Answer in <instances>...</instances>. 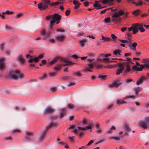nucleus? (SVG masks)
Segmentation results:
<instances>
[{
	"mask_svg": "<svg viewBox=\"0 0 149 149\" xmlns=\"http://www.w3.org/2000/svg\"><path fill=\"white\" fill-rule=\"evenodd\" d=\"M144 25L141 23H134L132 24L131 27L128 28V29L129 31L130 32L132 30L133 31V34H135L139 31V29L141 32H143L145 31V29L143 27Z\"/></svg>",
	"mask_w": 149,
	"mask_h": 149,
	"instance_id": "nucleus-1",
	"label": "nucleus"
},
{
	"mask_svg": "<svg viewBox=\"0 0 149 149\" xmlns=\"http://www.w3.org/2000/svg\"><path fill=\"white\" fill-rule=\"evenodd\" d=\"M24 77V74L19 71L17 70L12 71L8 76V78L9 79H17L18 78L22 79Z\"/></svg>",
	"mask_w": 149,
	"mask_h": 149,
	"instance_id": "nucleus-2",
	"label": "nucleus"
},
{
	"mask_svg": "<svg viewBox=\"0 0 149 149\" xmlns=\"http://www.w3.org/2000/svg\"><path fill=\"white\" fill-rule=\"evenodd\" d=\"M50 3V0H42L41 3L38 4V8L40 10L47 8Z\"/></svg>",
	"mask_w": 149,
	"mask_h": 149,
	"instance_id": "nucleus-3",
	"label": "nucleus"
},
{
	"mask_svg": "<svg viewBox=\"0 0 149 149\" xmlns=\"http://www.w3.org/2000/svg\"><path fill=\"white\" fill-rule=\"evenodd\" d=\"M124 61H126L124 63L126 64L125 67L126 68V70L124 71V74H125L129 72L131 70V66L130 64L131 63L133 64V63L131 62L132 59L129 57H126L125 59L124 60Z\"/></svg>",
	"mask_w": 149,
	"mask_h": 149,
	"instance_id": "nucleus-4",
	"label": "nucleus"
},
{
	"mask_svg": "<svg viewBox=\"0 0 149 149\" xmlns=\"http://www.w3.org/2000/svg\"><path fill=\"white\" fill-rule=\"evenodd\" d=\"M44 57L43 54H41L35 58H33L30 54H27L26 55V57L28 58L29 57L30 58L28 60V62L29 63H31L33 62L37 63L40 59Z\"/></svg>",
	"mask_w": 149,
	"mask_h": 149,
	"instance_id": "nucleus-5",
	"label": "nucleus"
},
{
	"mask_svg": "<svg viewBox=\"0 0 149 149\" xmlns=\"http://www.w3.org/2000/svg\"><path fill=\"white\" fill-rule=\"evenodd\" d=\"M117 66H118V68L116 70V75H119L122 73L124 71L125 69V65L123 63H119L116 64Z\"/></svg>",
	"mask_w": 149,
	"mask_h": 149,
	"instance_id": "nucleus-6",
	"label": "nucleus"
},
{
	"mask_svg": "<svg viewBox=\"0 0 149 149\" xmlns=\"http://www.w3.org/2000/svg\"><path fill=\"white\" fill-rule=\"evenodd\" d=\"M124 14V12L122 10H120L117 12H115L112 15V17H116L119 20H121L122 18L119 17L120 16H122Z\"/></svg>",
	"mask_w": 149,
	"mask_h": 149,
	"instance_id": "nucleus-7",
	"label": "nucleus"
},
{
	"mask_svg": "<svg viewBox=\"0 0 149 149\" xmlns=\"http://www.w3.org/2000/svg\"><path fill=\"white\" fill-rule=\"evenodd\" d=\"M42 36H43V38L44 39H46L48 38L50 35V33L48 31L46 30L43 29L40 32Z\"/></svg>",
	"mask_w": 149,
	"mask_h": 149,
	"instance_id": "nucleus-8",
	"label": "nucleus"
},
{
	"mask_svg": "<svg viewBox=\"0 0 149 149\" xmlns=\"http://www.w3.org/2000/svg\"><path fill=\"white\" fill-rule=\"evenodd\" d=\"M66 38V36L64 34H59L55 37V39L60 42H63Z\"/></svg>",
	"mask_w": 149,
	"mask_h": 149,
	"instance_id": "nucleus-9",
	"label": "nucleus"
},
{
	"mask_svg": "<svg viewBox=\"0 0 149 149\" xmlns=\"http://www.w3.org/2000/svg\"><path fill=\"white\" fill-rule=\"evenodd\" d=\"M137 44L136 42H134L132 44L129 43L128 44V46L130 50L135 51L136 49V47Z\"/></svg>",
	"mask_w": 149,
	"mask_h": 149,
	"instance_id": "nucleus-10",
	"label": "nucleus"
},
{
	"mask_svg": "<svg viewBox=\"0 0 149 149\" xmlns=\"http://www.w3.org/2000/svg\"><path fill=\"white\" fill-rule=\"evenodd\" d=\"M60 60L65 63V64H64L63 65L64 66L76 64L68 60L64 59L63 58H61Z\"/></svg>",
	"mask_w": 149,
	"mask_h": 149,
	"instance_id": "nucleus-11",
	"label": "nucleus"
},
{
	"mask_svg": "<svg viewBox=\"0 0 149 149\" xmlns=\"http://www.w3.org/2000/svg\"><path fill=\"white\" fill-rule=\"evenodd\" d=\"M54 111L53 108L49 107H47L44 111L43 113L45 114L52 113Z\"/></svg>",
	"mask_w": 149,
	"mask_h": 149,
	"instance_id": "nucleus-12",
	"label": "nucleus"
},
{
	"mask_svg": "<svg viewBox=\"0 0 149 149\" xmlns=\"http://www.w3.org/2000/svg\"><path fill=\"white\" fill-rule=\"evenodd\" d=\"M5 68L4 60L3 58L0 59V69L3 70Z\"/></svg>",
	"mask_w": 149,
	"mask_h": 149,
	"instance_id": "nucleus-13",
	"label": "nucleus"
},
{
	"mask_svg": "<svg viewBox=\"0 0 149 149\" xmlns=\"http://www.w3.org/2000/svg\"><path fill=\"white\" fill-rule=\"evenodd\" d=\"M64 3V1L63 0H58L57 2L52 3L51 5V6H55L63 4Z\"/></svg>",
	"mask_w": 149,
	"mask_h": 149,
	"instance_id": "nucleus-14",
	"label": "nucleus"
},
{
	"mask_svg": "<svg viewBox=\"0 0 149 149\" xmlns=\"http://www.w3.org/2000/svg\"><path fill=\"white\" fill-rule=\"evenodd\" d=\"M139 125L143 128L144 129L147 128L148 127V124L144 120L139 123Z\"/></svg>",
	"mask_w": 149,
	"mask_h": 149,
	"instance_id": "nucleus-15",
	"label": "nucleus"
},
{
	"mask_svg": "<svg viewBox=\"0 0 149 149\" xmlns=\"http://www.w3.org/2000/svg\"><path fill=\"white\" fill-rule=\"evenodd\" d=\"M17 60L19 61L21 63H23L25 61V59L23 58V56L22 54H19L17 58Z\"/></svg>",
	"mask_w": 149,
	"mask_h": 149,
	"instance_id": "nucleus-16",
	"label": "nucleus"
},
{
	"mask_svg": "<svg viewBox=\"0 0 149 149\" xmlns=\"http://www.w3.org/2000/svg\"><path fill=\"white\" fill-rule=\"evenodd\" d=\"M61 58L59 56H57L55 57L49 63L50 65H52L55 63L59 59H60Z\"/></svg>",
	"mask_w": 149,
	"mask_h": 149,
	"instance_id": "nucleus-17",
	"label": "nucleus"
},
{
	"mask_svg": "<svg viewBox=\"0 0 149 149\" xmlns=\"http://www.w3.org/2000/svg\"><path fill=\"white\" fill-rule=\"evenodd\" d=\"M93 125L92 124H90L89 125L86 127V128L82 127H78L77 128L79 130H86L87 129H91Z\"/></svg>",
	"mask_w": 149,
	"mask_h": 149,
	"instance_id": "nucleus-18",
	"label": "nucleus"
},
{
	"mask_svg": "<svg viewBox=\"0 0 149 149\" xmlns=\"http://www.w3.org/2000/svg\"><path fill=\"white\" fill-rule=\"evenodd\" d=\"M33 135V132H26V133L25 138L27 139H29Z\"/></svg>",
	"mask_w": 149,
	"mask_h": 149,
	"instance_id": "nucleus-19",
	"label": "nucleus"
},
{
	"mask_svg": "<svg viewBox=\"0 0 149 149\" xmlns=\"http://www.w3.org/2000/svg\"><path fill=\"white\" fill-rule=\"evenodd\" d=\"M95 126L97 128L96 132L98 133H101L102 132V131L101 128H100V125L99 124L97 123L95 125Z\"/></svg>",
	"mask_w": 149,
	"mask_h": 149,
	"instance_id": "nucleus-20",
	"label": "nucleus"
},
{
	"mask_svg": "<svg viewBox=\"0 0 149 149\" xmlns=\"http://www.w3.org/2000/svg\"><path fill=\"white\" fill-rule=\"evenodd\" d=\"M87 41V39H83L80 40L79 41V43L81 46L82 47H83Z\"/></svg>",
	"mask_w": 149,
	"mask_h": 149,
	"instance_id": "nucleus-21",
	"label": "nucleus"
},
{
	"mask_svg": "<svg viewBox=\"0 0 149 149\" xmlns=\"http://www.w3.org/2000/svg\"><path fill=\"white\" fill-rule=\"evenodd\" d=\"M52 19H56V20H59L61 19V16L57 14H54L52 15Z\"/></svg>",
	"mask_w": 149,
	"mask_h": 149,
	"instance_id": "nucleus-22",
	"label": "nucleus"
},
{
	"mask_svg": "<svg viewBox=\"0 0 149 149\" xmlns=\"http://www.w3.org/2000/svg\"><path fill=\"white\" fill-rule=\"evenodd\" d=\"M66 110V108H63L61 109L60 113V115H59V117L61 118H62L65 115L66 113L64 111H65Z\"/></svg>",
	"mask_w": 149,
	"mask_h": 149,
	"instance_id": "nucleus-23",
	"label": "nucleus"
},
{
	"mask_svg": "<svg viewBox=\"0 0 149 149\" xmlns=\"http://www.w3.org/2000/svg\"><path fill=\"white\" fill-rule=\"evenodd\" d=\"M121 84L120 82H115L111 84L109 86L110 87H118Z\"/></svg>",
	"mask_w": 149,
	"mask_h": 149,
	"instance_id": "nucleus-24",
	"label": "nucleus"
},
{
	"mask_svg": "<svg viewBox=\"0 0 149 149\" xmlns=\"http://www.w3.org/2000/svg\"><path fill=\"white\" fill-rule=\"evenodd\" d=\"M137 2H133L132 3L134 4H135L136 6H141L143 5V2L141 0H138Z\"/></svg>",
	"mask_w": 149,
	"mask_h": 149,
	"instance_id": "nucleus-25",
	"label": "nucleus"
},
{
	"mask_svg": "<svg viewBox=\"0 0 149 149\" xmlns=\"http://www.w3.org/2000/svg\"><path fill=\"white\" fill-rule=\"evenodd\" d=\"M58 125V124L56 123H52L50 124L48 126L46 127V129L48 130L50 127H56Z\"/></svg>",
	"mask_w": 149,
	"mask_h": 149,
	"instance_id": "nucleus-26",
	"label": "nucleus"
},
{
	"mask_svg": "<svg viewBox=\"0 0 149 149\" xmlns=\"http://www.w3.org/2000/svg\"><path fill=\"white\" fill-rule=\"evenodd\" d=\"M132 69L134 70L140 71H142V69L141 66L140 67H138L136 65H134L132 67Z\"/></svg>",
	"mask_w": 149,
	"mask_h": 149,
	"instance_id": "nucleus-27",
	"label": "nucleus"
},
{
	"mask_svg": "<svg viewBox=\"0 0 149 149\" xmlns=\"http://www.w3.org/2000/svg\"><path fill=\"white\" fill-rule=\"evenodd\" d=\"M146 79V78L144 77H142L139 80L136 82V84L137 85H139L142 83L144 80Z\"/></svg>",
	"mask_w": 149,
	"mask_h": 149,
	"instance_id": "nucleus-28",
	"label": "nucleus"
},
{
	"mask_svg": "<svg viewBox=\"0 0 149 149\" xmlns=\"http://www.w3.org/2000/svg\"><path fill=\"white\" fill-rule=\"evenodd\" d=\"M93 6L94 7L97 8V9H100L103 8V7H101L100 4L98 3L97 1H96L95 3L94 4Z\"/></svg>",
	"mask_w": 149,
	"mask_h": 149,
	"instance_id": "nucleus-29",
	"label": "nucleus"
},
{
	"mask_svg": "<svg viewBox=\"0 0 149 149\" xmlns=\"http://www.w3.org/2000/svg\"><path fill=\"white\" fill-rule=\"evenodd\" d=\"M79 130H79L78 129H77V128H75L73 131H73L74 132L78 134L79 136H82L83 135V133L79 131Z\"/></svg>",
	"mask_w": 149,
	"mask_h": 149,
	"instance_id": "nucleus-30",
	"label": "nucleus"
},
{
	"mask_svg": "<svg viewBox=\"0 0 149 149\" xmlns=\"http://www.w3.org/2000/svg\"><path fill=\"white\" fill-rule=\"evenodd\" d=\"M46 130V128L45 130H43L42 132L40 133V134L39 138V139L40 140H41L43 139L45 134Z\"/></svg>",
	"mask_w": 149,
	"mask_h": 149,
	"instance_id": "nucleus-31",
	"label": "nucleus"
},
{
	"mask_svg": "<svg viewBox=\"0 0 149 149\" xmlns=\"http://www.w3.org/2000/svg\"><path fill=\"white\" fill-rule=\"evenodd\" d=\"M122 137L121 136H111L110 137L111 139H115V140H116V141L120 140V139L121 138H122Z\"/></svg>",
	"mask_w": 149,
	"mask_h": 149,
	"instance_id": "nucleus-32",
	"label": "nucleus"
},
{
	"mask_svg": "<svg viewBox=\"0 0 149 149\" xmlns=\"http://www.w3.org/2000/svg\"><path fill=\"white\" fill-rule=\"evenodd\" d=\"M126 103V102L123 100L118 99L116 101V104H123Z\"/></svg>",
	"mask_w": 149,
	"mask_h": 149,
	"instance_id": "nucleus-33",
	"label": "nucleus"
},
{
	"mask_svg": "<svg viewBox=\"0 0 149 149\" xmlns=\"http://www.w3.org/2000/svg\"><path fill=\"white\" fill-rule=\"evenodd\" d=\"M117 1L118 3H120L121 2V0H116ZM113 0H102V3L103 4H106L107 3L108 1H112Z\"/></svg>",
	"mask_w": 149,
	"mask_h": 149,
	"instance_id": "nucleus-34",
	"label": "nucleus"
},
{
	"mask_svg": "<svg viewBox=\"0 0 149 149\" xmlns=\"http://www.w3.org/2000/svg\"><path fill=\"white\" fill-rule=\"evenodd\" d=\"M141 67L143 70V68H144L146 67L147 68H149V63H146L144 65H141Z\"/></svg>",
	"mask_w": 149,
	"mask_h": 149,
	"instance_id": "nucleus-35",
	"label": "nucleus"
},
{
	"mask_svg": "<svg viewBox=\"0 0 149 149\" xmlns=\"http://www.w3.org/2000/svg\"><path fill=\"white\" fill-rule=\"evenodd\" d=\"M47 74L45 73L43 74L42 76L39 78L40 80H42L45 79L47 77Z\"/></svg>",
	"mask_w": 149,
	"mask_h": 149,
	"instance_id": "nucleus-36",
	"label": "nucleus"
},
{
	"mask_svg": "<svg viewBox=\"0 0 149 149\" xmlns=\"http://www.w3.org/2000/svg\"><path fill=\"white\" fill-rule=\"evenodd\" d=\"M13 13L14 12L13 11H10L8 10H6L2 12V14L7 15H9Z\"/></svg>",
	"mask_w": 149,
	"mask_h": 149,
	"instance_id": "nucleus-37",
	"label": "nucleus"
},
{
	"mask_svg": "<svg viewBox=\"0 0 149 149\" xmlns=\"http://www.w3.org/2000/svg\"><path fill=\"white\" fill-rule=\"evenodd\" d=\"M116 130V127L114 126H112L108 131L107 132L110 133L113 132V131H114Z\"/></svg>",
	"mask_w": 149,
	"mask_h": 149,
	"instance_id": "nucleus-38",
	"label": "nucleus"
},
{
	"mask_svg": "<svg viewBox=\"0 0 149 149\" xmlns=\"http://www.w3.org/2000/svg\"><path fill=\"white\" fill-rule=\"evenodd\" d=\"M74 76H77L78 77H81L82 76V74L80 72H74L73 74Z\"/></svg>",
	"mask_w": 149,
	"mask_h": 149,
	"instance_id": "nucleus-39",
	"label": "nucleus"
},
{
	"mask_svg": "<svg viewBox=\"0 0 149 149\" xmlns=\"http://www.w3.org/2000/svg\"><path fill=\"white\" fill-rule=\"evenodd\" d=\"M140 12H141V10H140L138 9V10H136L134 11L133 12V14L137 16L139 14Z\"/></svg>",
	"mask_w": 149,
	"mask_h": 149,
	"instance_id": "nucleus-40",
	"label": "nucleus"
},
{
	"mask_svg": "<svg viewBox=\"0 0 149 149\" xmlns=\"http://www.w3.org/2000/svg\"><path fill=\"white\" fill-rule=\"evenodd\" d=\"M104 21L105 23H106L110 22H111V20L110 17H108L105 18L104 19Z\"/></svg>",
	"mask_w": 149,
	"mask_h": 149,
	"instance_id": "nucleus-41",
	"label": "nucleus"
},
{
	"mask_svg": "<svg viewBox=\"0 0 149 149\" xmlns=\"http://www.w3.org/2000/svg\"><path fill=\"white\" fill-rule=\"evenodd\" d=\"M121 52V51L120 50L117 49L114 51L113 53L114 54L116 55L117 54H120V53Z\"/></svg>",
	"mask_w": 149,
	"mask_h": 149,
	"instance_id": "nucleus-42",
	"label": "nucleus"
},
{
	"mask_svg": "<svg viewBox=\"0 0 149 149\" xmlns=\"http://www.w3.org/2000/svg\"><path fill=\"white\" fill-rule=\"evenodd\" d=\"M127 38L129 40H132V34L129 33H127Z\"/></svg>",
	"mask_w": 149,
	"mask_h": 149,
	"instance_id": "nucleus-43",
	"label": "nucleus"
},
{
	"mask_svg": "<svg viewBox=\"0 0 149 149\" xmlns=\"http://www.w3.org/2000/svg\"><path fill=\"white\" fill-rule=\"evenodd\" d=\"M57 140L58 144L62 145H64L65 144V143L64 142L60 141V139L59 138H57Z\"/></svg>",
	"mask_w": 149,
	"mask_h": 149,
	"instance_id": "nucleus-44",
	"label": "nucleus"
},
{
	"mask_svg": "<svg viewBox=\"0 0 149 149\" xmlns=\"http://www.w3.org/2000/svg\"><path fill=\"white\" fill-rule=\"evenodd\" d=\"M68 107L69 109H72L75 107V105L73 104L70 103L68 105Z\"/></svg>",
	"mask_w": 149,
	"mask_h": 149,
	"instance_id": "nucleus-45",
	"label": "nucleus"
},
{
	"mask_svg": "<svg viewBox=\"0 0 149 149\" xmlns=\"http://www.w3.org/2000/svg\"><path fill=\"white\" fill-rule=\"evenodd\" d=\"M75 137L74 136H69V138L70 140V141L72 142L73 143L74 141V138Z\"/></svg>",
	"mask_w": 149,
	"mask_h": 149,
	"instance_id": "nucleus-46",
	"label": "nucleus"
},
{
	"mask_svg": "<svg viewBox=\"0 0 149 149\" xmlns=\"http://www.w3.org/2000/svg\"><path fill=\"white\" fill-rule=\"evenodd\" d=\"M21 132V131L20 130L18 129H14L12 130V132L13 133H20Z\"/></svg>",
	"mask_w": 149,
	"mask_h": 149,
	"instance_id": "nucleus-47",
	"label": "nucleus"
},
{
	"mask_svg": "<svg viewBox=\"0 0 149 149\" xmlns=\"http://www.w3.org/2000/svg\"><path fill=\"white\" fill-rule=\"evenodd\" d=\"M62 65H59L57 67H55L54 68V69L56 71H57L59 70Z\"/></svg>",
	"mask_w": 149,
	"mask_h": 149,
	"instance_id": "nucleus-48",
	"label": "nucleus"
},
{
	"mask_svg": "<svg viewBox=\"0 0 149 149\" xmlns=\"http://www.w3.org/2000/svg\"><path fill=\"white\" fill-rule=\"evenodd\" d=\"M120 21V20H119L118 19V18L116 17H113L112 20V22H114L116 23L119 22Z\"/></svg>",
	"mask_w": 149,
	"mask_h": 149,
	"instance_id": "nucleus-49",
	"label": "nucleus"
},
{
	"mask_svg": "<svg viewBox=\"0 0 149 149\" xmlns=\"http://www.w3.org/2000/svg\"><path fill=\"white\" fill-rule=\"evenodd\" d=\"M56 22V20L54 19H53L50 22V27H52L53 26V24Z\"/></svg>",
	"mask_w": 149,
	"mask_h": 149,
	"instance_id": "nucleus-50",
	"label": "nucleus"
},
{
	"mask_svg": "<svg viewBox=\"0 0 149 149\" xmlns=\"http://www.w3.org/2000/svg\"><path fill=\"white\" fill-rule=\"evenodd\" d=\"M109 59L108 58H104L103 59V60L104 61H105L106 62H116V61H109Z\"/></svg>",
	"mask_w": 149,
	"mask_h": 149,
	"instance_id": "nucleus-51",
	"label": "nucleus"
},
{
	"mask_svg": "<svg viewBox=\"0 0 149 149\" xmlns=\"http://www.w3.org/2000/svg\"><path fill=\"white\" fill-rule=\"evenodd\" d=\"M140 89H141L140 88H139V87H136L135 88V92H136V94H138L140 90Z\"/></svg>",
	"mask_w": 149,
	"mask_h": 149,
	"instance_id": "nucleus-52",
	"label": "nucleus"
},
{
	"mask_svg": "<svg viewBox=\"0 0 149 149\" xmlns=\"http://www.w3.org/2000/svg\"><path fill=\"white\" fill-rule=\"evenodd\" d=\"M111 39V38L110 37H105L104 40H103V42H105L107 41H110Z\"/></svg>",
	"mask_w": 149,
	"mask_h": 149,
	"instance_id": "nucleus-53",
	"label": "nucleus"
},
{
	"mask_svg": "<svg viewBox=\"0 0 149 149\" xmlns=\"http://www.w3.org/2000/svg\"><path fill=\"white\" fill-rule=\"evenodd\" d=\"M90 69L89 67H86L83 70L84 72L89 71L90 72H92V70Z\"/></svg>",
	"mask_w": 149,
	"mask_h": 149,
	"instance_id": "nucleus-54",
	"label": "nucleus"
},
{
	"mask_svg": "<svg viewBox=\"0 0 149 149\" xmlns=\"http://www.w3.org/2000/svg\"><path fill=\"white\" fill-rule=\"evenodd\" d=\"M76 84V83L75 82H72L70 81L68 84V86H71L75 85Z\"/></svg>",
	"mask_w": 149,
	"mask_h": 149,
	"instance_id": "nucleus-55",
	"label": "nucleus"
},
{
	"mask_svg": "<svg viewBox=\"0 0 149 149\" xmlns=\"http://www.w3.org/2000/svg\"><path fill=\"white\" fill-rule=\"evenodd\" d=\"M120 41L123 43H128L130 42V41H129L127 40H120Z\"/></svg>",
	"mask_w": 149,
	"mask_h": 149,
	"instance_id": "nucleus-56",
	"label": "nucleus"
},
{
	"mask_svg": "<svg viewBox=\"0 0 149 149\" xmlns=\"http://www.w3.org/2000/svg\"><path fill=\"white\" fill-rule=\"evenodd\" d=\"M143 61L144 63H149V58H143Z\"/></svg>",
	"mask_w": 149,
	"mask_h": 149,
	"instance_id": "nucleus-57",
	"label": "nucleus"
},
{
	"mask_svg": "<svg viewBox=\"0 0 149 149\" xmlns=\"http://www.w3.org/2000/svg\"><path fill=\"white\" fill-rule=\"evenodd\" d=\"M22 13H19L15 16V18H20L22 16Z\"/></svg>",
	"mask_w": 149,
	"mask_h": 149,
	"instance_id": "nucleus-58",
	"label": "nucleus"
},
{
	"mask_svg": "<svg viewBox=\"0 0 149 149\" xmlns=\"http://www.w3.org/2000/svg\"><path fill=\"white\" fill-rule=\"evenodd\" d=\"M80 3L77 4L75 5L74 9L75 10L78 9L79 8Z\"/></svg>",
	"mask_w": 149,
	"mask_h": 149,
	"instance_id": "nucleus-59",
	"label": "nucleus"
},
{
	"mask_svg": "<svg viewBox=\"0 0 149 149\" xmlns=\"http://www.w3.org/2000/svg\"><path fill=\"white\" fill-rule=\"evenodd\" d=\"M125 129L127 131H129L130 130V128L129 125H126L125 127Z\"/></svg>",
	"mask_w": 149,
	"mask_h": 149,
	"instance_id": "nucleus-60",
	"label": "nucleus"
},
{
	"mask_svg": "<svg viewBox=\"0 0 149 149\" xmlns=\"http://www.w3.org/2000/svg\"><path fill=\"white\" fill-rule=\"evenodd\" d=\"M125 81L126 82H129L131 81H132L133 80L131 79H125Z\"/></svg>",
	"mask_w": 149,
	"mask_h": 149,
	"instance_id": "nucleus-61",
	"label": "nucleus"
},
{
	"mask_svg": "<svg viewBox=\"0 0 149 149\" xmlns=\"http://www.w3.org/2000/svg\"><path fill=\"white\" fill-rule=\"evenodd\" d=\"M70 10H67L65 11V15L67 16H68L70 15Z\"/></svg>",
	"mask_w": 149,
	"mask_h": 149,
	"instance_id": "nucleus-62",
	"label": "nucleus"
},
{
	"mask_svg": "<svg viewBox=\"0 0 149 149\" xmlns=\"http://www.w3.org/2000/svg\"><path fill=\"white\" fill-rule=\"evenodd\" d=\"M52 15L48 16L46 17V19L47 20H48V19H50L51 18L52 19Z\"/></svg>",
	"mask_w": 149,
	"mask_h": 149,
	"instance_id": "nucleus-63",
	"label": "nucleus"
},
{
	"mask_svg": "<svg viewBox=\"0 0 149 149\" xmlns=\"http://www.w3.org/2000/svg\"><path fill=\"white\" fill-rule=\"evenodd\" d=\"M58 116H54L51 117V119L52 120L57 119Z\"/></svg>",
	"mask_w": 149,
	"mask_h": 149,
	"instance_id": "nucleus-64",
	"label": "nucleus"
}]
</instances>
